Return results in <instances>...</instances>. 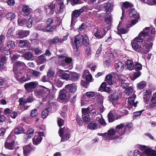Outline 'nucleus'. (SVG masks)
<instances>
[{"instance_id":"obj_32","label":"nucleus","mask_w":156,"mask_h":156,"mask_svg":"<svg viewBox=\"0 0 156 156\" xmlns=\"http://www.w3.org/2000/svg\"><path fill=\"white\" fill-rule=\"evenodd\" d=\"M97 101L99 105H102L104 100V97L101 95L98 94H97Z\"/></svg>"},{"instance_id":"obj_29","label":"nucleus","mask_w":156,"mask_h":156,"mask_svg":"<svg viewBox=\"0 0 156 156\" xmlns=\"http://www.w3.org/2000/svg\"><path fill=\"white\" fill-rule=\"evenodd\" d=\"M113 3L112 2L105 3L104 6L106 12H109L112 8Z\"/></svg>"},{"instance_id":"obj_37","label":"nucleus","mask_w":156,"mask_h":156,"mask_svg":"<svg viewBox=\"0 0 156 156\" xmlns=\"http://www.w3.org/2000/svg\"><path fill=\"white\" fill-rule=\"evenodd\" d=\"M5 16L7 19L9 20H12L15 18L16 15L14 13L10 12L7 13Z\"/></svg>"},{"instance_id":"obj_10","label":"nucleus","mask_w":156,"mask_h":156,"mask_svg":"<svg viewBox=\"0 0 156 156\" xmlns=\"http://www.w3.org/2000/svg\"><path fill=\"white\" fill-rule=\"evenodd\" d=\"M26 67L25 64L23 62L17 61L14 63L13 66V69L14 71H17L23 69Z\"/></svg>"},{"instance_id":"obj_24","label":"nucleus","mask_w":156,"mask_h":156,"mask_svg":"<svg viewBox=\"0 0 156 156\" xmlns=\"http://www.w3.org/2000/svg\"><path fill=\"white\" fill-rule=\"evenodd\" d=\"M30 32L28 31L20 30L17 31L18 34L21 38L26 37L29 34Z\"/></svg>"},{"instance_id":"obj_7","label":"nucleus","mask_w":156,"mask_h":156,"mask_svg":"<svg viewBox=\"0 0 156 156\" xmlns=\"http://www.w3.org/2000/svg\"><path fill=\"white\" fill-rule=\"evenodd\" d=\"M84 10L83 8L74 11L72 14V18L71 26L73 25L75 23L77 18L79 16L81 13H83Z\"/></svg>"},{"instance_id":"obj_15","label":"nucleus","mask_w":156,"mask_h":156,"mask_svg":"<svg viewBox=\"0 0 156 156\" xmlns=\"http://www.w3.org/2000/svg\"><path fill=\"white\" fill-rule=\"evenodd\" d=\"M65 89L67 91L70 93H74L76 90V87L74 84H69L65 86Z\"/></svg>"},{"instance_id":"obj_60","label":"nucleus","mask_w":156,"mask_h":156,"mask_svg":"<svg viewBox=\"0 0 156 156\" xmlns=\"http://www.w3.org/2000/svg\"><path fill=\"white\" fill-rule=\"evenodd\" d=\"M141 74V73L140 71H137L134 72L133 74V80H135L137 78L139 77Z\"/></svg>"},{"instance_id":"obj_9","label":"nucleus","mask_w":156,"mask_h":156,"mask_svg":"<svg viewBox=\"0 0 156 156\" xmlns=\"http://www.w3.org/2000/svg\"><path fill=\"white\" fill-rule=\"evenodd\" d=\"M44 136L43 132H38L37 135H36L32 139L33 144L36 145L39 144L41 142L42 140V137Z\"/></svg>"},{"instance_id":"obj_43","label":"nucleus","mask_w":156,"mask_h":156,"mask_svg":"<svg viewBox=\"0 0 156 156\" xmlns=\"http://www.w3.org/2000/svg\"><path fill=\"white\" fill-rule=\"evenodd\" d=\"M133 91V87L131 86L127 88L125 90V93L128 95H129L132 94Z\"/></svg>"},{"instance_id":"obj_47","label":"nucleus","mask_w":156,"mask_h":156,"mask_svg":"<svg viewBox=\"0 0 156 156\" xmlns=\"http://www.w3.org/2000/svg\"><path fill=\"white\" fill-rule=\"evenodd\" d=\"M83 37V44L85 46H87L88 44L89 40L86 34L82 35Z\"/></svg>"},{"instance_id":"obj_8","label":"nucleus","mask_w":156,"mask_h":156,"mask_svg":"<svg viewBox=\"0 0 156 156\" xmlns=\"http://www.w3.org/2000/svg\"><path fill=\"white\" fill-rule=\"evenodd\" d=\"M15 141L13 138H12L11 135L7 138L6 142L5 144V147L9 150H12L15 148Z\"/></svg>"},{"instance_id":"obj_45","label":"nucleus","mask_w":156,"mask_h":156,"mask_svg":"<svg viewBox=\"0 0 156 156\" xmlns=\"http://www.w3.org/2000/svg\"><path fill=\"white\" fill-rule=\"evenodd\" d=\"M88 127L90 129H91L95 130L97 128L98 125L96 123L91 122L89 124Z\"/></svg>"},{"instance_id":"obj_36","label":"nucleus","mask_w":156,"mask_h":156,"mask_svg":"<svg viewBox=\"0 0 156 156\" xmlns=\"http://www.w3.org/2000/svg\"><path fill=\"white\" fill-rule=\"evenodd\" d=\"M31 9L28 5H25L22 7V11L25 13L29 14L30 13Z\"/></svg>"},{"instance_id":"obj_64","label":"nucleus","mask_w":156,"mask_h":156,"mask_svg":"<svg viewBox=\"0 0 156 156\" xmlns=\"http://www.w3.org/2000/svg\"><path fill=\"white\" fill-rule=\"evenodd\" d=\"M99 123L101 125L103 126H105L106 124L105 120L102 118H101L99 119Z\"/></svg>"},{"instance_id":"obj_56","label":"nucleus","mask_w":156,"mask_h":156,"mask_svg":"<svg viewBox=\"0 0 156 156\" xmlns=\"http://www.w3.org/2000/svg\"><path fill=\"white\" fill-rule=\"evenodd\" d=\"M108 119L109 122H112L114 120L113 115L111 112H110L108 115Z\"/></svg>"},{"instance_id":"obj_39","label":"nucleus","mask_w":156,"mask_h":156,"mask_svg":"<svg viewBox=\"0 0 156 156\" xmlns=\"http://www.w3.org/2000/svg\"><path fill=\"white\" fill-rule=\"evenodd\" d=\"M109 98L112 101H116L118 99V94L116 93L112 94L109 97Z\"/></svg>"},{"instance_id":"obj_46","label":"nucleus","mask_w":156,"mask_h":156,"mask_svg":"<svg viewBox=\"0 0 156 156\" xmlns=\"http://www.w3.org/2000/svg\"><path fill=\"white\" fill-rule=\"evenodd\" d=\"M34 133V129L33 128H30L28 130L27 133V135L28 138H30L32 136Z\"/></svg>"},{"instance_id":"obj_14","label":"nucleus","mask_w":156,"mask_h":156,"mask_svg":"<svg viewBox=\"0 0 156 156\" xmlns=\"http://www.w3.org/2000/svg\"><path fill=\"white\" fill-rule=\"evenodd\" d=\"M126 128V127L125 126L124 124L121 123L116 127V131L119 134L122 135L125 133Z\"/></svg>"},{"instance_id":"obj_2","label":"nucleus","mask_w":156,"mask_h":156,"mask_svg":"<svg viewBox=\"0 0 156 156\" xmlns=\"http://www.w3.org/2000/svg\"><path fill=\"white\" fill-rule=\"evenodd\" d=\"M61 60L59 62L60 65L66 68L69 66L72 65L73 59L71 58L68 57L67 54H61L57 56Z\"/></svg>"},{"instance_id":"obj_63","label":"nucleus","mask_w":156,"mask_h":156,"mask_svg":"<svg viewBox=\"0 0 156 156\" xmlns=\"http://www.w3.org/2000/svg\"><path fill=\"white\" fill-rule=\"evenodd\" d=\"M144 111L143 110H141L140 111L136 112H134L133 113V116L134 118H136L140 115H141V113Z\"/></svg>"},{"instance_id":"obj_61","label":"nucleus","mask_w":156,"mask_h":156,"mask_svg":"<svg viewBox=\"0 0 156 156\" xmlns=\"http://www.w3.org/2000/svg\"><path fill=\"white\" fill-rule=\"evenodd\" d=\"M64 123V120L60 118H58V126L60 127H61L62 125H63Z\"/></svg>"},{"instance_id":"obj_1","label":"nucleus","mask_w":156,"mask_h":156,"mask_svg":"<svg viewBox=\"0 0 156 156\" xmlns=\"http://www.w3.org/2000/svg\"><path fill=\"white\" fill-rule=\"evenodd\" d=\"M140 46H139L137 43L132 42V48L137 51L141 52L144 54L148 52L152 48V41L154 39L155 36H150Z\"/></svg>"},{"instance_id":"obj_53","label":"nucleus","mask_w":156,"mask_h":156,"mask_svg":"<svg viewBox=\"0 0 156 156\" xmlns=\"http://www.w3.org/2000/svg\"><path fill=\"white\" fill-rule=\"evenodd\" d=\"M89 110L90 109L89 108H82V116L89 115L88 113H89Z\"/></svg>"},{"instance_id":"obj_5","label":"nucleus","mask_w":156,"mask_h":156,"mask_svg":"<svg viewBox=\"0 0 156 156\" xmlns=\"http://www.w3.org/2000/svg\"><path fill=\"white\" fill-rule=\"evenodd\" d=\"M83 37L82 35L78 34L75 37L74 41L72 43L73 48L77 51V47H80L83 44Z\"/></svg>"},{"instance_id":"obj_42","label":"nucleus","mask_w":156,"mask_h":156,"mask_svg":"<svg viewBox=\"0 0 156 156\" xmlns=\"http://www.w3.org/2000/svg\"><path fill=\"white\" fill-rule=\"evenodd\" d=\"M45 60L46 58L45 57V55H42L39 57L37 61L38 63L40 64H41L44 63Z\"/></svg>"},{"instance_id":"obj_4","label":"nucleus","mask_w":156,"mask_h":156,"mask_svg":"<svg viewBox=\"0 0 156 156\" xmlns=\"http://www.w3.org/2000/svg\"><path fill=\"white\" fill-rule=\"evenodd\" d=\"M151 29L149 27H145L138 35V36L134 39L133 40L138 42H141L143 41V38L147 36H148V32Z\"/></svg>"},{"instance_id":"obj_17","label":"nucleus","mask_w":156,"mask_h":156,"mask_svg":"<svg viewBox=\"0 0 156 156\" xmlns=\"http://www.w3.org/2000/svg\"><path fill=\"white\" fill-rule=\"evenodd\" d=\"M36 23V22L34 18L32 16H30L27 21L26 24L28 28H30L32 27V25L35 24Z\"/></svg>"},{"instance_id":"obj_51","label":"nucleus","mask_w":156,"mask_h":156,"mask_svg":"<svg viewBox=\"0 0 156 156\" xmlns=\"http://www.w3.org/2000/svg\"><path fill=\"white\" fill-rule=\"evenodd\" d=\"M146 86V83L144 81H142L139 83L137 85L138 88L140 89H142Z\"/></svg>"},{"instance_id":"obj_13","label":"nucleus","mask_w":156,"mask_h":156,"mask_svg":"<svg viewBox=\"0 0 156 156\" xmlns=\"http://www.w3.org/2000/svg\"><path fill=\"white\" fill-rule=\"evenodd\" d=\"M57 74L63 80H67L69 78V74L65 73V71L62 70L58 69Z\"/></svg>"},{"instance_id":"obj_23","label":"nucleus","mask_w":156,"mask_h":156,"mask_svg":"<svg viewBox=\"0 0 156 156\" xmlns=\"http://www.w3.org/2000/svg\"><path fill=\"white\" fill-rule=\"evenodd\" d=\"M115 76H117L118 77L117 79L119 80L121 82V84L122 87L123 88H127V87L129 86V83L124 81L123 79V77H119L118 75H116ZM115 78H117L116 76H115Z\"/></svg>"},{"instance_id":"obj_44","label":"nucleus","mask_w":156,"mask_h":156,"mask_svg":"<svg viewBox=\"0 0 156 156\" xmlns=\"http://www.w3.org/2000/svg\"><path fill=\"white\" fill-rule=\"evenodd\" d=\"M133 5L132 3H130L128 2H125L123 4V7H122V9L123 8L124 9V8L125 9H127L129 7H132L133 6Z\"/></svg>"},{"instance_id":"obj_21","label":"nucleus","mask_w":156,"mask_h":156,"mask_svg":"<svg viewBox=\"0 0 156 156\" xmlns=\"http://www.w3.org/2000/svg\"><path fill=\"white\" fill-rule=\"evenodd\" d=\"M6 60V57L4 56L0 58V69L2 71L4 69Z\"/></svg>"},{"instance_id":"obj_11","label":"nucleus","mask_w":156,"mask_h":156,"mask_svg":"<svg viewBox=\"0 0 156 156\" xmlns=\"http://www.w3.org/2000/svg\"><path fill=\"white\" fill-rule=\"evenodd\" d=\"M41 87H43L44 89L37 91L36 93L39 94L40 96L41 97L43 96H49L50 94V90L43 86H41Z\"/></svg>"},{"instance_id":"obj_34","label":"nucleus","mask_w":156,"mask_h":156,"mask_svg":"<svg viewBox=\"0 0 156 156\" xmlns=\"http://www.w3.org/2000/svg\"><path fill=\"white\" fill-rule=\"evenodd\" d=\"M21 56L24 57L27 60H29L33 57V55L31 52H27L23 54Z\"/></svg>"},{"instance_id":"obj_22","label":"nucleus","mask_w":156,"mask_h":156,"mask_svg":"<svg viewBox=\"0 0 156 156\" xmlns=\"http://www.w3.org/2000/svg\"><path fill=\"white\" fill-rule=\"evenodd\" d=\"M61 38L58 36H55L53 39L49 41L50 44H56L57 43H62Z\"/></svg>"},{"instance_id":"obj_16","label":"nucleus","mask_w":156,"mask_h":156,"mask_svg":"<svg viewBox=\"0 0 156 156\" xmlns=\"http://www.w3.org/2000/svg\"><path fill=\"white\" fill-rule=\"evenodd\" d=\"M36 83L33 82L26 83L24 85L25 88L27 91H29L32 89H34L36 88Z\"/></svg>"},{"instance_id":"obj_41","label":"nucleus","mask_w":156,"mask_h":156,"mask_svg":"<svg viewBox=\"0 0 156 156\" xmlns=\"http://www.w3.org/2000/svg\"><path fill=\"white\" fill-rule=\"evenodd\" d=\"M54 83L58 87H61L63 85V83L60 80L56 78L54 80Z\"/></svg>"},{"instance_id":"obj_38","label":"nucleus","mask_w":156,"mask_h":156,"mask_svg":"<svg viewBox=\"0 0 156 156\" xmlns=\"http://www.w3.org/2000/svg\"><path fill=\"white\" fill-rule=\"evenodd\" d=\"M115 133V131L113 129H111L110 130H109L108 131V133H107L106 136H108L107 139H105V140H112V139L110 137L111 136L113 135Z\"/></svg>"},{"instance_id":"obj_48","label":"nucleus","mask_w":156,"mask_h":156,"mask_svg":"<svg viewBox=\"0 0 156 156\" xmlns=\"http://www.w3.org/2000/svg\"><path fill=\"white\" fill-rule=\"evenodd\" d=\"M112 17L110 15L107 16L105 18V22L109 26L111 23Z\"/></svg>"},{"instance_id":"obj_52","label":"nucleus","mask_w":156,"mask_h":156,"mask_svg":"<svg viewBox=\"0 0 156 156\" xmlns=\"http://www.w3.org/2000/svg\"><path fill=\"white\" fill-rule=\"evenodd\" d=\"M59 97L62 100H64L66 98V94L64 91L60 90L59 92Z\"/></svg>"},{"instance_id":"obj_55","label":"nucleus","mask_w":156,"mask_h":156,"mask_svg":"<svg viewBox=\"0 0 156 156\" xmlns=\"http://www.w3.org/2000/svg\"><path fill=\"white\" fill-rule=\"evenodd\" d=\"M7 46L9 48H13L15 46L14 42L12 41H9L7 42Z\"/></svg>"},{"instance_id":"obj_54","label":"nucleus","mask_w":156,"mask_h":156,"mask_svg":"<svg viewBox=\"0 0 156 156\" xmlns=\"http://www.w3.org/2000/svg\"><path fill=\"white\" fill-rule=\"evenodd\" d=\"M98 94L95 92H87L86 93V95L89 98L94 96V95Z\"/></svg>"},{"instance_id":"obj_28","label":"nucleus","mask_w":156,"mask_h":156,"mask_svg":"<svg viewBox=\"0 0 156 156\" xmlns=\"http://www.w3.org/2000/svg\"><path fill=\"white\" fill-rule=\"evenodd\" d=\"M126 66L128 69L131 70L134 69V65L132 61L127 60L126 63Z\"/></svg>"},{"instance_id":"obj_57","label":"nucleus","mask_w":156,"mask_h":156,"mask_svg":"<svg viewBox=\"0 0 156 156\" xmlns=\"http://www.w3.org/2000/svg\"><path fill=\"white\" fill-rule=\"evenodd\" d=\"M83 119L86 122H89L90 121V118L89 115L82 116Z\"/></svg>"},{"instance_id":"obj_25","label":"nucleus","mask_w":156,"mask_h":156,"mask_svg":"<svg viewBox=\"0 0 156 156\" xmlns=\"http://www.w3.org/2000/svg\"><path fill=\"white\" fill-rule=\"evenodd\" d=\"M23 154L25 156L29 155L32 150V148L29 145H27L23 148Z\"/></svg>"},{"instance_id":"obj_59","label":"nucleus","mask_w":156,"mask_h":156,"mask_svg":"<svg viewBox=\"0 0 156 156\" xmlns=\"http://www.w3.org/2000/svg\"><path fill=\"white\" fill-rule=\"evenodd\" d=\"M122 16L121 18V21H119V24L118 26V28H119V27L120 25L122 23V21H123L124 17L125 16V15H124V13L125 12V10L123 8L122 9Z\"/></svg>"},{"instance_id":"obj_50","label":"nucleus","mask_w":156,"mask_h":156,"mask_svg":"<svg viewBox=\"0 0 156 156\" xmlns=\"http://www.w3.org/2000/svg\"><path fill=\"white\" fill-rule=\"evenodd\" d=\"M137 19L133 20H131L130 23H129L126 25V27L127 28H129L138 22Z\"/></svg>"},{"instance_id":"obj_30","label":"nucleus","mask_w":156,"mask_h":156,"mask_svg":"<svg viewBox=\"0 0 156 156\" xmlns=\"http://www.w3.org/2000/svg\"><path fill=\"white\" fill-rule=\"evenodd\" d=\"M27 22V20L24 18H22L21 17L18 19L17 22L19 26H23L26 25Z\"/></svg>"},{"instance_id":"obj_27","label":"nucleus","mask_w":156,"mask_h":156,"mask_svg":"<svg viewBox=\"0 0 156 156\" xmlns=\"http://www.w3.org/2000/svg\"><path fill=\"white\" fill-rule=\"evenodd\" d=\"M146 154L148 156H156V151L148 148L146 151Z\"/></svg>"},{"instance_id":"obj_20","label":"nucleus","mask_w":156,"mask_h":156,"mask_svg":"<svg viewBox=\"0 0 156 156\" xmlns=\"http://www.w3.org/2000/svg\"><path fill=\"white\" fill-rule=\"evenodd\" d=\"M136 98V95H133V96L130 97L128 99V102L131 106L136 107L137 106V102H134L135 98Z\"/></svg>"},{"instance_id":"obj_33","label":"nucleus","mask_w":156,"mask_h":156,"mask_svg":"<svg viewBox=\"0 0 156 156\" xmlns=\"http://www.w3.org/2000/svg\"><path fill=\"white\" fill-rule=\"evenodd\" d=\"M80 77V75L76 73H73L71 74V80L73 81H77Z\"/></svg>"},{"instance_id":"obj_62","label":"nucleus","mask_w":156,"mask_h":156,"mask_svg":"<svg viewBox=\"0 0 156 156\" xmlns=\"http://www.w3.org/2000/svg\"><path fill=\"white\" fill-rule=\"evenodd\" d=\"M136 70H140L142 69V65L139 63H137L135 65V67H134Z\"/></svg>"},{"instance_id":"obj_19","label":"nucleus","mask_w":156,"mask_h":156,"mask_svg":"<svg viewBox=\"0 0 156 156\" xmlns=\"http://www.w3.org/2000/svg\"><path fill=\"white\" fill-rule=\"evenodd\" d=\"M19 45L21 47L29 48L30 47V44L29 42L27 40H21L20 41Z\"/></svg>"},{"instance_id":"obj_12","label":"nucleus","mask_w":156,"mask_h":156,"mask_svg":"<svg viewBox=\"0 0 156 156\" xmlns=\"http://www.w3.org/2000/svg\"><path fill=\"white\" fill-rule=\"evenodd\" d=\"M54 20L53 19H48L47 21V25L46 27V29L48 31H51L54 29L53 27V25H55L54 24Z\"/></svg>"},{"instance_id":"obj_40","label":"nucleus","mask_w":156,"mask_h":156,"mask_svg":"<svg viewBox=\"0 0 156 156\" xmlns=\"http://www.w3.org/2000/svg\"><path fill=\"white\" fill-rule=\"evenodd\" d=\"M14 133L16 134H19L24 133V129L21 127H19L15 129Z\"/></svg>"},{"instance_id":"obj_26","label":"nucleus","mask_w":156,"mask_h":156,"mask_svg":"<svg viewBox=\"0 0 156 156\" xmlns=\"http://www.w3.org/2000/svg\"><path fill=\"white\" fill-rule=\"evenodd\" d=\"M129 16L130 17H134L137 19L139 18L138 14L137 13L136 10L134 9H130Z\"/></svg>"},{"instance_id":"obj_58","label":"nucleus","mask_w":156,"mask_h":156,"mask_svg":"<svg viewBox=\"0 0 156 156\" xmlns=\"http://www.w3.org/2000/svg\"><path fill=\"white\" fill-rule=\"evenodd\" d=\"M20 104L21 105H24L25 104L27 103V99L24 98H22L19 99Z\"/></svg>"},{"instance_id":"obj_35","label":"nucleus","mask_w":156,"mask_h":156,"mask_svg":"<svg viewBox=\"0 0 156 156\" xmlns=\"http://www.w3.org/2000/svg\"><path fill=\"white\" fill-rule=\"evenodd\" d=\"M112 78V76L110 74L108 75L105 77V81L109 85H111L113 84Z\"/></svg>"},{"instance_id":"obj_49","label":"nucleus","mask_w":156,"mask_h":156,"mask_svg":"<svg viewBox=\"0 0 156 156\" xmlns=\"http://www.w3.org/2000/svg\"><path fill=\"white\" fill-rule=\"evenodd\" d=\"M38 113L37 109H34L31 111L30 116L31 117L33 118L36 116L38 115Z\"/></svg>"},{"instance_id":"obj_18","label":"nucleus","mask_w":156,"mask_h":156,"mask_svg":"<svg viewBox=\"0 0 156 156\" xmlns=\"http://www.w3.org/2000/svg\"><path fill=\"white\" fill-rule=\"evenodd\" d=\"M116 71L120 73L123 70L124 68V64L121 62H119L115 65Z\"/></svg>"},{"instance_id":"obj_31","label":"nucleus","mask_w":156,"mask_h":156,"mask_svg":"<svg viewBox=\"0 0 156 156\" xmlns=\"http://www.w3.org/2000/svg\"><path fill=\"white\" fill-rule=\"evenodd\" d=\"M51 109L50 108L48 107L44 109L42 113V117L43 118H46L48 115V112H50Z\"/></svg>"},{"instance_id":"obj_3","label":"nucleus","mask_w":156,"mask_h":156,"mask_svg":"<svg viewBox=\"0 0 156 156\" xmlns=\"http://www.w3.org/2000/svg\"><path fill=\"white\" fill-rule=\"evenodd\" d=\"M58 133L61 138V141H65L69 139L71 135L69 129L67 127L59 129Z\"/></svg>"},{"instance_id":"obj_6","label":"nucleus","mask_w":156,"mask_h":156,"mask_svg":"<svg viewBox=\"0 0 156 156\" xmlns=\"http://www.w3.org/2000/svg\"><path fill=\"white\" fill-rule=\"evenodd\" d=\"M104 28H94L93 30V33L94 35L97 38L101 39L103 38L106 33L107 29Z\"/></svg>"}]
</instances>
